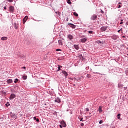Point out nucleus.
I'll return each instance as SVG.
<instances>
[{"label":"nucleus","mask_w":128,"mask_h":128,"mask_svg":"<svg viewBox=\"0 0 128 128\" xmlns=\"http://www.w3.org/2000/svg\"><path fill=\"white\" fill-rule=\"evenodd\" d=\"M68 24L70 28H76V26L72 24L68 23Z\"/></svg>","instance_id":"nucleus-6"},{"label":"nucleus","mask_w":128,"mask_h":128,"mask_svg":"<svg viewBox=\"0 0 128 128\" xmlns=\"http://www.w3.org/2000/svg\"><path fill=\"white\" fill-rule=\"evenodd\" d=\"M86 40H88V39L86 38H84L83 39L80 40L81 42H86Z\"/></svg>","instance_id":"nucleus-10"},{"label":"nucleus","mask_w":128,"mask_h":128,"mask_svg":"<svg viewBox=\"0 0 128 128\" xmlns=\"http://www.w3.org/2000/svg\"><path fill=\"white\" fill-rule=\"evenodd\" d=\"M118 4H120V2H119Z\"/></svg>","instance_id":"nucleus-51"},{"label":"nucleus","mask_w":128,"mask_h":128,"mask_svg":"<svg viewBox=\"0 0 128 128\" xmlns=\"http://www.w3.org/2000/svg\"><path fill=\"white\" fill-rule=\"evenodd\" d=\"M66 22H68V18H66Z\"/></svg>","instance_id":"nucleus-42"},{"label":"nucleus","mask_w":128,"mask_h":128,"mask_svg":"<svg viewBox=\"0 0 128 128\" xmlns=\"http://www.w3.org/2000/svg\"><path fill=\"white\" fill-rule=\"evenodd\" d=\"M122 86L121 84H118V88H122Z\"/></svg>","instance_id":"nucleus-26"},{"label":"nucleus","mask_w":128,"mask_h":128,"mask_svg":"<svg viewBox=\"0 0 128 128\" xmlns=\"http://www.w3.org/2000/svg\"><path fill=\"white\" fill-rule=\"evenodd\" d=\"M68 38H69V40H72V38H74V36H72L71 34H68Z\"/></svg>","instance_id":"nucleus-12"},{"label":"nucleus","mask_w":128,"mask_h":128,"mask_svg":"<svg viewBox=\"0 0 128 128\" xmlns=\"http://www.w3.org/2000/svg\"><path fill=\"white\" fill-rule=\"evenodd\" d=\"M16 98V94H11L10 95V100H14Z\"/></svg>","instance_id":"nucleus-3"},{"label":"nucleus","mask_w":128,"mask_h":128,"mask_svg":"<svg viewBox=\"0 0 128 128\" xmlns=\"http://www.w3.org/2000/svg\"><path fill=\"white\" fill-rule=\"evenodd\" d=\"M118 120H120V114H119L117 116Z\"/></svg>","instance_id":"nucleus-23"},{"label":"nucleus","mask_w":128,"mask_h":128,"mask_svg":"<svg viewBox=\"0 0 128 128\" xmlns=\"http://www.w3.org/2000/svg\"><path fill=\"white\" fill-rule=\"evenodd\" d=\"M99 112H102V106H100L98 108Z\"/></svg>","instance_id":"nucleus-17"},{"label":"nucleus","mask_w":128,"mask_h":128,"mask_svg":"<svg viewBox=\"0 0 128 128\" xmlns=\"http://www.w3.org/2000/svg\"><path fill=\"white\" fill-rule=\"evenodd\" d=\"M103 122L102 120H101L100 121L99 124H102V123Z\"/></svg>","instance_id":"nucleus-33"},{"label":"nucleus","mask_w":128,"mask_h":128,"mask_svg":"<svg viewBox=\"0 0 128 128\" xmlns=\"http://www.w3.org/2000/svg\"><path fill=\"white\" fill-rule=\"evenodd\" d=\"M106 28H108V26H102L101 28V30L102 32H106Z\"/></svg>","instance_id":"nucleus-5"},{"label":"nucleus","mask_w":128,"mask_h":128,"mask_svg":"<svg viewBox=\"0 0 128 128\" xmlns=\"http://www.w3.org/2000/svg\"><path fill=\"white\" fill-rule=\"evenodd\" d=\"M122 8V6H120V4H119L118 6V8Z\"/></svg>","instance_id":"nucleus-32"},{"label":"nucleus","mask_w":128,"mask_h":128,"mask_svg":"<svg viewBox=\"0 0 128 128\" xmlns=\"http://www.w3.org/2000/svg\"><path fill=\"white\" fill-rule=\"evenodd\" d=\"M120 22H124V20H120Z\"/></svg>","instance_id":"nucleus-45"},{"label":"nucleus","mask_w":128,"mask_h":128,"mask_svg":"<svg viewBox=\"0 0 128 128\" xmlns=\"http://www.w3.org/2000/svg\"><path fill=\"white\" fill-rule=\"evenodd\" d=\"M60 99L58 98H57L55 100V102H58V104H60Z\"/></svg>","instance_id":"nucleus-7"},{"label":"nucleus","mask_w":128,"mask_h":128,"mask_svg":"<svg viewBox=\"0 0 128 128\" xmlns=\"http://www.w3.org/2000/svg\"><path fill=\"white\" fill-rule=\"evenodd\" d=\"M36 121L37 122H39L40 120L38 118L36 119Z\"/></svg>","instance_id":"nucleus-31"},{"label":"nucleus","mask_w":128,"mask_h":128,"mask_svg":"<svg viewBox=\"0 0 128 128\" xmlns=\"http://www.w3.org/2000/svg\"><path fill=\"white\" fill-rule=\"evenodd\" d=\"M22 78H23V80H26V78H28V76H22Z\"/></svg>","instance_id":"nucleus-22"},{"label":"nucleus","mask_w":128,"mask_h":128,"mask_svg":"<svg viewBox=\"0 0 128 128\" xmlns=\"http://www.w3.org/2000/svg\"><path fill=\"white\" fill-rule=\"evenodd\" d=\"M10 116L13 120H16V114H11Z\"/></svg>","instance_id":"nucleus-8"},{"label":"nucleus","mask_w":128,"mask_h":128,"mask_svg":"<svg viewBox=\"0 0 128 128\" xmlns=\"http://www.w3.org/2000/svg\"><path fill=\"white\" fill-rule=\"evenodd\" d=\"M60 68H62V66L58 65V70H57V72H58V70H60Z\"/></svg>","instance_id":"nucleus-21"},{"label":"nucleus","mask_w":128,"mask_h":128,"mask_svg":"<svg viewBox=\"0 0 128 128\" xmlns=\"http://www.w3.org/2000/svg\"><path fill=\"white\" fill-rule=\"evenodd\" d=\"M82 58H83L82 56L80 57V60H82Z\"/></svg>","instance_id":"nucleus-46"},{"label":"nucleus","mask_w":128,"mask_h":128,"mask_svg":"<svg viewBox=\"0 0 128 128\" xmlns=\"http://www.w3.org/2000/svg\"><path fill=\"white\" fill-rule=\"evenodd\" d=\"M96 18H98V16L96 14H94L91 17V20H96Z\"/></svg>","instance_id":"nucleus-1"},{"label":"nucleus","mask_w":128,"mask_h":128,"mask_svg":"<svg viewBox=\"0 0 128 128\" xmlns=\"http://www.w3.org/2000/svg\"><path fill=\"white\" fill-rule=\"evenodd\" d=\"M62 72L64 74V76H68V72L66 71H62Z\"/></svg>","instance_id":"nucleus-11"},{"label":"nucleus","mask_w":128,"mask_h":128,"mask_svg":"<svg viewBox=\"0 0 128 128\" xmlns=\"http://www.w3.org/2000/svg\"><path fill=\"white\" fill-rule=\"evenodd\" d=\"M8 40V37L6 36H4L1 38L2 40Z\"/></svg>","instance_id":"nucleus-15"},{"label":"nucleus","mask_w":128,"mask_h":128,"mask_svg":"<svg viewBox=\"0 0 128 128\" xmlns=\"http://www.w3.org/2000/svg\"><path fill=\"white\" fill-rule=\"evenodd\" d=\"M28 16H26L23 18V24H26V20H28Z\"/></svg>","instance_id":"nucleus-4"},{"label":"nucleus","mask_w":128,"mask_h":128,"mask_svg":"<svg viewBox=\"0 0 128 128\" xmlns=\"http://www.w3.org/2000/svg\"><path fill=\"white\" fill-rule=\"evenodd\" d=\"M124 24V22H120V24Z\"/></svg>","instance_id":"nucleus-40"},{"label":"nucleus","mask_w":128,"mask_h":128,"mask_svg":"<svg viewBox=\"0 0 128 128\" xmlns=\"http://www.w3.org/2000/svg\"><path fill=\"white\" fill-rule=\"evenodd\" d=\"M84 123H82V124H80V126H84Z\"/></svg>","instance_id":"nucleus-34"},{"label":"nucleus","mask_w":128,"mask_h":128,"mask_svg":"<svg viewBox=\"0 0 128 128\" xmlns=\"http://www.w3.org/2000/svg\"><path fill=\"white\" fill-rule=\"evenodd\" d=\"M74 48L76 50H78V45H74Z\"/></svg>","instance_id":"nucleus-19"},{"label":"nucleus","mask_w":128,"mask_h":128,"mask_svg":"<svg viewBox=\"0 0 128 128\" xmlns=\"http://www.w3.org/2000/svg\"><path fill=\"white\" fill-rule=\"evenodd\" d=\"M56 50L57 52H58V50H60V49H57V50Z\"/></svg>","instance_id":"nucleus-38"},{"label":"nucleus","mask_w":128,"mask_h":128,"mask_svg":"<svg viewBox=\"0 0 128 128\" xmlns=\"http://www.w3.org/2000/svg\"><path fill=\"white\" fill-rule=\"evenodd\" d=\"M22 68H24V70H26V66H23V67H22Z\"/></svg>","instance_id":"nucleus-39"},{"label":"nucleus","mask_w":128,"mask_h":128,"mask_svg":"<svg viewBox=\"0 0 128 128\" xmlns=\"http://www.w3.org/2000/svg\"><path fill=\"white\" fill-rule=\"evenodd\" d=\"M112 40H116L118 39V38H116V36H112Z\"/></svg>","instance_id":"nucleus-18"},{"label":"nucleus","mask_w":128,"mask_h":128,"mask_svg":"<svg viewBox=\"0 0 128 128\" xmlns=\"http://www.w3.org/2000/svg\"><path fill=\"white\" fill-rule=\"evenodd\" d=\"M74 16H78V13H76V12H74L73 13Z\"/></svg>","instance_id":"nucleus-20"},{"label":"nucleus","mask_w":128,"mask_h":128,"mask_svg":"<svg viewBox=\"0 0 128 128\" xmlns=\"http://www.w3.org/2000/svg\"><path fill=\"white\" fill-rule=\"evenodd\" d=\"M18 82V79L16 78V79H15L14 82V84H16V82Z\"/></svg>","instance_id":"nucleus-25"},{"label":"nucleus","mask_w":128,"mask_h":128,"mask_svg":"<svg viewBox=\"0 0 128 128\" xmlns=\"http://www.w3.org/2000/svg\"><path fill=\"white\" fill-rule=\"evenodd\" d=\"M88 34H92L93 32L92 30L88 31Z\"/></svg>","instance_id":"nucleus-29"},{"label":"nucleus","mask_w":128,"mask_h":128,"mask_svg":"<svg viewBox=\"0 0 128 128\" xmlns=\"http://www.w3.org/2000/svg\"><path fill=\"white\" fill-rule=\"evenodd\" d=\"M4 10H6V7H4Z\"/></svg>","instance_id":"nucleus-43"},{"label":"nucleus","mask_w":128,"mask_h":128,"mask_svg":"<svg viewBox=\"0 0 128 128\" xmlns=\"http://www.w3.org/2000/svg\"><path fill=\"white\" fill-rule=\"evenodd\" d=\"M60 128H62V125H60Z\"/></svg>","instance_id":"nucleus-48"},{"label":"nucleus","mask_w":128,"mask_h":128,"mask_svg":"<svg viewBox=\"0 0 128 128\" xmlns=\"http://www.w3.org/2000/svg\"><path fill=\"white\" fill-rule=\"evenodd\" d=\"M58 43L59 46H62V40H58Z\"/></svg>","instance_id":"nucleus-13"},{"label":"nucleus","mask_w":128,"mask_h":128,"mask_svg":"<svg viewBox=\"0 0 128 128\" xmlns=\"http://www.w3.org/2000/svg\"><path fill=\"white\" fill-rule=\"evenodd\" d=\"M10 104H8V106H10Z\"/></svg>","instance_id":"nucleus-49"},{"label":"nucleus","mask_w":128,"mask_h":128,"mask_svg":"<svg viewBox=\"0 0 128 128\" xmlns=\"http://www.w3.org/2000/svg\"><path fill=\"white\" fill-rule=\"evenodd\" d=\"M126 26H128V22H126Z\"/></svg>","instance_id":"nucleus-41"},{"label":"nucleus","mask_w":128,"mask_h":128,"mask_svg":"<svg viewBox=\"0 0 128 128\" xmlns=\"http://www.w3.org/2000/svg\"><path fill=\"white\" fill-rule=\"evenodd\" d=\"M8 2H14V0H8Z\"/></svg>","instance_id":"nucleus-30"},{"label":"nucleus","mask_w":128,"mask_h":128,"mask_svg":"<svg viewBox=\"0 0 128 128\" xmlns=\"http://www.w3.org/2000/svg\"><path fill=\"white\" fill-rule=\"evenodd\" d=\"M101 12H102V14H104V11L102 10Z\"/></svg>","instance_id":"nucleus-44"},{"label":"nucleus","mask_w":128,"mask_h":128,"mask_svg":"<svg viewBox=\"0 0 128 128\" xmlns=\"http://www.w3.org/2000/svg\"><path fill=\"white\" fill-rule=\"evenodd\" d=\"M78 118L80 119V122H82V117H78Z\"/></svg>","instance_id":"nucleus-28"},{"label":"nucleus","mask_w":128,"mask_h":128,"mask_svg":"<svg viewBox=\"0 0 128 128\" xmlns=\"http://www.w3.org/2000/svg\"><path fill=\"white\" fill-rule=\"evenodd\" d=\"M14 6H10V11L12 12H14Z\"/></svg>","instance_id":"nucleus-9"},{"label":"nucleus","mask_w":128,"mask_h":128,"mask_svg":"<svg viewBox=\"0 0 128 128\" xmlns=\"http://www.w3.org/2000/svg\"><path fill=\"white\" fill-rule=\"evenodd\" d=\"M12 79H9L7 80V83L8 84H12Z\"/></svg>","instance_id":"nucleus-16"},{"label":"nucleus","mask_w":128,"mask_h":128,"mask_svg":"<svg viewBox=\"0 0 128 128\" xmlns=\"http://www.w3.org/2000/svg\"><path fill=\"white\" fill-rule=\"evenodd\" d=\"M86 112H90V109H88V108H86Z\"/></svg>","instance_id":"nucleus-27"},{"label":"nucleus","mask_w":128,"mask_h":128,"mask_svg":"<svg viewBox=\"0 0 128 128\" xmlns=\"http://www.w3.org/2000/svg\"><path fill=\"white\" fill-rule=\"evenodd\" d=\"M128 89V87H124V90H126Z\"/></svg>","instance_id":"nucleus-37"},{"label":"nucleus","mask_w":128,"mask_h":128,"mask_svg":"<svg viewBox=\"0 0 128 128\" xmlns=\"http://www.w3.org/2000/svg\"><path fill=\"white\" fill-rule=\"evenodd\" d=\"M60 124L64 128H66V122H64V121H61Z\"/></svg>","instance_id":"nucleus-2"},{"label":"nucleus","mask_w":128,"mask_h":128,"mask_svg":"<svg viewBox=\"0 0 128 128\" xmlns=\"http://www.w3.org/2000/svg\"><path fill=\"white\" fill-rule=\"evenodd\" d=\"M14 28H16V30H18V25L16 24V23H14Z\"/></svg>","instance_id":"nucleus-14"},{"label":"nucleus","mask_w":128,"mask_h":128,"mask_svg":"<svg viewBox=\"0 0 128 128\" xmlns=\"http://www.w3.org/2000/svg\"><path fill=\"white\" fill-rule=\"evenodd\" d=\"M68 2V4H72V2H70V0H67Z\"/></svg>","instance_id":"nucleus-24"},{"label":"nucleus","mask_w":128,"mask_h":128,"mask_svg":"<svg viewBox=\"0 0 128 128\" xmlns=\"http://www.w3.org/2000/svg\"><path fill=\"white\" fill-rule=\"evenodd\" d=\"M122 30L121 28L118 30V32H122Z\"/></svg>","instance_id":"nucleus-35"},{"label":"nucleus","mask_w":128,"mask_h":128,"mask_svg":"<svg viewBox=\"0 0 128 128\" xmlns=\"http://www.w3.org/2000/svg\"><path fill=\"white\" fill-rule=\"evenodd\" d=\"M36 117H34V120H36Z\"/></svg>","instance_id":"nucleus-36"},{"label":"nucleus","mask_w":128,"mask_h":128,"mask_svg":"<svg viewBox=\"0 0 128 128\" xmlns=\"http://www.w3.org/2000/svg\"><path fill=\"white\" fill-rule=\"evenodd\" d=\"M6 106H8V104H6Z\"/></svg>","instance_id":"nucleus-47"},{"label":"nucleus","mask_w":128,"mask_h":128,"mask_svg":"<svg viewBox=\"0 0 128 128\" xmlns=\"http://www.w3.org/2000/svg\"><path fill=\"white\" fill-rule=\"evenodd\" d=\"M45 104V105H46V104Z\"/></svg>","instance_id":"nucleus-50"}]
</instances>
